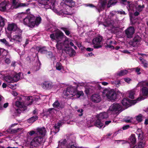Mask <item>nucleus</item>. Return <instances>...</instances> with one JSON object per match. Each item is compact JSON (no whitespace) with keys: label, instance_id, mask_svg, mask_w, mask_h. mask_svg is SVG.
I'll list each match as a JSON object with an SVG mask.
<instances>
[{"label":"nucleus","instance_id":"nucleus-1","mask_svg":"<svg viewBox=\"0 0 148 148\" xmlns=\"http://www.w3.org/2000/svg\"><path fill=\"white\" fill-rule=\"evenodd\" d=\"M26 99L27 103L25 104L22 100L21 97H18V101L15 102V105L17 107L23 108V110H25L27 109V106L30 105L32 103L33 100L32 99V97L31 96H29L26 97Z\"/></svg>","mask_w":148,"mask_h":148},{"label":"nucleus","instance_id":"nucleus-2","mask_svg":"<svg viewBox=\"0 0 148 148\" xmlns=\"http://www.w3.org/2000/svg\"><path fill=\"white\" fill-rule=\"evenodd\" d=\"M64 95L69 97L75 96V98H79L81 95H83L84 93L82 91H77L76 88L70 86L67 88Z\"/></svg>","mask_w":148,"mask_h":148},{"label":"nucleus","instance_id":"nucleus-3","mask_svg":"<svg viewBox=\"0 0 148 148\" xmlns=\"http://www.w3.org/2000/svg\"><path fill=\"white\" fill-rule=\"evenodd\" d=\"M38 5L40 7L45 8L54 9L56 4V0H38Z\"/></svg>","mask_w":148,"mask_h":148},{"label":"nucleus","instance_id":"nucleus-4","mask_svg":"<svg viewBox=\"0 0 148 148\" xmlns=\"http://www.w3.org/2000/svg\"><path fill=\"white\" fill-rule=\"evenodd\" d=\"M137 87L142 88L140 90L142 95L144 96V99L148 97V81L145 80L139 82L137 85Z\"/></svg>","mask_w":148,"mask_h":148},{"label":"nucleus","instance_id":"nucleus-5","mask_svg":"<svg viewBox=\"0 0 148 148\" xmlns=\"http://www.w3.org/2000/svg\"><path fill=\"white\" fill-rule=\"evenodd\" d=\"M145 98L143 97H138L136 100H130L128 98H124L121 101L122 105L126 107H129L132 105H134L138 101L144 99Z\"/></svg>","mask_w":148,"mask_h":148},{"label":"nucleus","instance_id":"nucleus-6","mask_svg":"<svg viewBox=\"0 0 148 148\" xmlns=\"http://www.w3.org/2000/svg\"><path fill=\"white\" fill-rule=\"evenodd\" d=\"M103 95L106 96L110 100H114L116 99V94L113 90L110 89H106L103 91Z\"/></svg>","mask_w":148,"mask_h":148},{"label":"nucleus","instance_id":"nucleus-7","mask_svg":"<svg viewBox=\"0 0 148 148\" xmlns=\"http://www.w3.org/2000/svg\"><path fill=\"white\" fill-rule=\"evenodd\" d=\"M41 20V18L40 16L36 17L35 18L34 16L31 15L29 24L28 25V26L32 28L34 27L35 25L38 26L40 23Z\"/></svg>","mask_w":148,"mask_h":148},{"label":"nucleus","instance_id":"nucleus-8","mask_svg":"<svg viewBox=\"0 0 148 148\" xmlns=\"http://www.w3.org/2000/svg\"><path fill=\"white\" fill-rule=\"evenodd\" d=\"M44 141L43 138L38 135H36L35 138L32 140L31 144L34 147H37L43 143Z\"/></svg>","mask_w":148,"mask_h":148},{"label":"nucleus","instance_id":"nucleus-9","mask_svg":"<svg viewBox=\"0 0 148 148\" xmlns=\"http://www.w3.org/2000/svg\"><path fill=\"white\" fill-rule=\"evenodd\" d=\"M25 13H22L18 15V18L21 20H23V23L24 25L28 26L29 24V21L30 19L31 15L27 16Z\"/></svg>","mask_w":148,"mask_h":148},{"label":"nucleus","instance_id":"nucleus-10","mask_svg":"<svg viewBox=\"0 0 148 148\" xmlns=\"http://www.w3.org/2000/svg\"><path fill=\"white\" fill-rule=\"evenodd\" d=\"M136 10L137 11L141 12L144 8V6L143 4V1L141 0H132Z\"/></svg>","mask_w":148,"mask_h":148},{"label":"nucleus","instance_id":"nucleus-11","mask_svg":"<svg viewBox=\"0 0 148 148\" xmlns=\"http://www.w3.org/2000/svg\"><path fill=\"white\" fill-rule=\"evenodd\" d=\"M102 37L99 36L94 38L92 40V43L94 45V47L95 49H98L102 47L101 45Z\"/></svg>","mask_w":148,"mask_h":148},{"label":"nucleus","instance_id":"nucleus-12","mask_svg":"<svg viewBox=\"0 0 148 148\" xmlns=\"http://www.w3.org/2000/svg\"><path fill=\"white\" fill-rule=\"evenodd\" d=\"M140 37L138 35H136L133 39L129 42V44L132 47H137L140 44Z\"/></svg>","mask_w":148,"mask_h":148},{"label":"nucleus","instance_id":"nucleus-13","mask_svg":"<svg viewBox=\"0 0 148 148\" xmlns=\"http://www.w3.org/2000/svg\"><path fill=\"white\" fill-rule=\"evenodd\" d=\"M7 30L9 31H13L19 33H21L22 31L21 29L18 28L17 25L15 23H9L8 25L7 28Z\"/></svg>","mask_w":148,"mask_h":148},{"label":"nucleus","instance_id":"nucleus-14","mask_svg":"<svg viewBox=\"0 0 148 148\" xmlns=\"http://www.w3.org/2000/svg\"><path fill=\"white\" fill-rule=\"evenodd\" d=\"M11 4L6 3V2H3L0 3V10L2 11H7L11 9Z\"/></svg>","mask_w":148,"mask_h":148},{"label":"nucleus","instance_id":"nucleus-15","mask_svg":"<svg viewBox=\"0 0 148 148\" xmlns=\"http://www.w3.org/2000/svg\"><path fill=\"white\" fill-rule=\"evenodd\" d=\"M121 106L120 105L117 103H114L112 104L110 107L109 110L112 112H116L121 109Z\"/></svg>","mask_w":148,"mask_h":148},{"label":"nucleus","instance_id":"nucleus-16","mask_svg":"<svg viewBox=\"0 0 148 148\" xmlns=\"http://www.w3.org/2000/svg\"><path fill=\"white\" fill-rule=\"evenodd\" d=\"M16 34L13 36L12 38H9L10 41H12V40L15 41L16 42L20 43L22 40V37L21 35V33L18 32H15Z\"/></svg>","mask_w":148,"mask_h":148},{"label":"nucleus","instance_id":"nucleus-17","mask_svg":"<svg viewBox=\"0 0 148 148\" xmlns=\"http://www.w3.org/2000/svg\"><path fill=\"white\" fill-rule=\"evenodd\" d=\"M135 29L133 27H130L126 29L125 32L127 37L129 38H131L135 33Z\"/></svg>","mask_w":148,"mask_h":148},{"label":"nucleus","instance_id":"nucleus-18","mask_svg":"<svg viewBox=\"0 0 148 148\" xmlns=\"http://www.w3.org/2000/svg\"><path fill=\"white\" fill-rule=\"evenodd\" d=\"M54 31H56L55 33V40L56 41H59V40H62L63 38L64 37H66V36L64 35V34L60 30L57 29L56 30L55 29Z\"/></svg>","mask_w":148,"mask_h":148},{"label":"nucleus","instance_id":"nucleus-19","mask_svg":"<svg viewBox=\"0 0 148 148\" xmlns=\"http://www.w3.org/2000/svg\"><path fill=\"white\" fill-rule=\"evenodd\" d=\"M37 131L36 132V134L40 136L43 137L45 136L46 133V131L45 128L40 127L38 128L37 129Z\"/></svg>","mask_w":148,"mask_h":148},{"label":"nucleus","instance_id":"nucleus-20","mask_svg":"<svg viewBox=\"0 0 148 148\" xmlns=\"http://www.w3.org/2000/svg\"><path fill=\"white\" fill-rule=\"evenodd\" d=\"M91 99L93 102L95 103H98L101 101V99L99 94H94L92 95Z\"/></svg>","mask_w":148,"mask_h":148},{"label":"nucleus","instance_id":"nucleus-21","mask_svg":"<svg viewBox=\"0 0 148 148\" xmlns=\"http://www.w3.org/2000/svg\"><path fill=\"white\" fill-rule=\"evenodd\" d=\"M107 0H101L98 5L96 9L100 12L103 9L106 4Z\"/></svg>","mask_w":148,"mask_h":148},{"label":"nucleus","instance_id":"nucleus-22","mask_svg":"<svg viewBox=\"0 0 148 148\" xmlns=\"http://www.w3.org/2000/svg\"><path fill=\"white\" fill-rule=\"evenodd\" d=\"M64 51L70 57H73L75 56L76 52L75 50L70 47H68L63 49Z\"/></svg>","mask_w":148,"mask_h":148},{"label":"nucleus","instance_id":"nucleus-23","mask_svg":"<svg viewBox=\"0 0 148 148\" xmlns=\"http://www.w3.org/2000/svg\"><path fill=\"white\" fill-rule=\"evenodd\" d=\"M69 143H70L69 141L67 142L65 139H62L59 142L58 147L59 148H64V147H67Z\"/></svg>","mask_w":148,"mask_h":148},{"label":"nucleus","instance_id":"nucleus-24","mask_svg":"<svg viewBox=\"0 0 148 148\" xmlns=\"http://www.w3.org/2000/svg\"><path fill=\"white\" fill-rule=\"evenodd\" d=\"M63 41L62 40L57 41V44L56 45V47L58 51L60 52L61 50L62 51L64 46L63 44Z\"/></svg>","mask_w":148,"mask_h":148},{"label":"nucleus","instance_id":"nucleus-25","mask_svg":"<svg viewBox=\"0 0 148 148\" xmlns=\"http://www.w3.org/2000/svg\"><path fill=\"white\" fill-rule=\"evenodd\" d=\"M108 117V114L106 112H104L100 113L98 116L97 118L99 119L102 120L106 119Z\"/></svg>","mask_w":148,"mask_h":148},{"label":"nucleus","instance_id":"nucleus-26","mask_svg":"<svg viewBox=\"0 0 148 148\" xmlns=\"http://www.w3.org/2000/svg\"><path fill=\"white\" fill-rule=\"evenodd\" d=\"M129 143L133 145L135 144L136 142V139L134 134H132L130 137L128 139Z\"/></svg>","mask_w":148,"mask_h":148},{"label":"nucleus","instance_id":"nucleus-27","mask_svg":"<svg viewBox=\"0 0 148 148\" xmlns=\"http://www.w3.org/2000/svg\"><path fill=\"white\" fill-rule=\"evenodd\" d=\"M101 120L97 118V119L95 121L94 123L95 125L99 128H101L103 125V123L101 122Z\"/></svg>","mask_w":148,"mask_h":148},{"label":"nucleus","instance_id":"nucleus-28","mask_svg":"<svg viewBox=\"0 0 148 148\" xmlns=\"http://www.w3.org/2000/svg\"><path fill=\"white\" fill-rule=\"evenodd\" d=\"M4 79L8 83H12L14 82L12 76L7 75L4 77Z\"/></svg>","mask_w":148,"mask_h":148},{"label":"nucleus","instance_id":"nucleus-29","mask_svg":"<svg viewBox=\"0 0 148 148\" xmlns=\"http://www.w3.org/2000/svg\"><path fill=\"white\" fill-rule=\"evenodd\" d=\"M38 116L36 115L33 116L27 120L28 122L32 123L38 119Z\"/></svg>","mask_w":148,"mask_h":148},{"label":"nucleus","instance_id":"nucleus-30","mask_svg":"<svg viewBox=\"0 0 148 148\" xmlns=\"http://www.w3.org/2000/svg\"><path fill=\"white\" fill-rule=\"evenodd\" d=\"M42 87L45 89H48L51 87V85L47 82H45L42 84Z\"/></svg>","mask_w":148,"mask_h":148},{"label":"nucleus","instance_id":"nucleus-31","mask_svg":"<svg viewBox=\"0 0 148 148\" xmlns=\"http://www.w3.org/2000/svg\"><path fill=\"white\" fill-rule=\"evenodd\" d=\"M21 130L22 129L19 128L12 129L9 130L8 132L11 134H15L21 131Z\"/></svg>","mask_w":148,"mask_h":148},{"label":"nucleus","instance_id":"nucleus-32","mask_svg":"<svg viewBox=\"0 0 148 148\" xmlns=\"http://www.w3.org/2000/svg\"><path fill=\"white\" fill-rule=\"evenodd\" d=\"M117 0H110L107 5V7L110 8L111 5H114L117 3Z\"/></svg>","mask_w":148,"mask_h":148},{"label":"nucleus","instance_id":"nucleus-33","mask_svg":"<svg viewBox=\"0 0 148 148\" xmlns=\"http://www.w3.org/2000/svg\"><path fill=\"white\" fill-rule=\"evenodd\" d=\"M55 110L53 108H50L46 112V114L47 115H49L50 114L52 115L55 113Z\"/></svg>","mask_w":148,"mask_h":148},{"label":"nucleus","instance_id":"nucleus-34","mask_svg":"<svg viewBox=\"0 0 148 148\" xmlns=\"http://www.w3.org/2000/svg\"><path fill=\"white\" fill-rule=\"evenodd\" d=\"M66 38L63 41V44L64 47L65 48H66V47H68L69 45V39L66 37H65Z\"/></svg>","mask_w":148,"mask_h":148},{"label":"nucleus","instance_id":"nucleus-35","mask_svg":"<svg viewBox=\"0 0 148 148\" xmlns=\"http://www.w3.org/2000/svg\"><path fill=\"white\" fill-rule=\"evenodd\" d=\"M19 3L17 2L16 0H13L12 1L13 5H12V7L10 9L12 10L14 8H18V5L19 4Z\"/></svg>","mask_w":148,"mask_h":148},{"label":"nucleus","instance_id":"nucleus-36","mask_svg":"<svg viewBox=\"0 0 148 148\" xmlns=\"http://www.w3.org/2000/svg\"><path fill=\"white\" fill-rule=\"evenodd\" d=\"M64 2L66 3L70 4L69 7H73L75 5V3L73 0H65Z\"/></svg>","mask_w":148,"mask_h":148},{"label":"nucleus","instance_id":"nucleus-37","mask_svg":"<svg viewBox=\"0 0 148 148\" xmlns=\"http://www.w3.org/2000/svg\"><path fill=\"white\" fill-rule=\"evenodd\" d=\"M6 20L0 16V27H3L5 25V23Z\"/></svg>","mask_w":148,"mask_h":148},{"label":"nucleus","instance_id":"nucleus-38","mask_svg":"<svg viewBox=\"0 0 148 148\" xmlns=\"http://www.w3.org/2000/svg\"><path fill=\"white\" fill-rule=\"evenodd\" d=\"M38 51L42 53H45L47 51L45 47H38Z\"/></svg>","mask_w":148,"mask_h":148},{"label":"nucleus","instance_id":"nucleus-39","mask_svg":"<svg viewBox=\"0 0 148 148\" xmlns=\"http://www.w3.org/2000/svg\"><path fill=\"white\" fill-rule=\"evenodd\" d=\"M73 143H69L67 147L69 148H79L80 147L77 146L75 144H73Z\"/></svg>","mask_w":148,"mask_h":148},{"label":"nucleus","instance_id":"nucleus-40","mask_svg":"<svg viewBox=\"0 0 148 148\" xmlns=\"http://www.w3.org/2000/svg\"><path fill=\"white\" fill-rule=\"evenodd\" d=\"M128 73V71L126 70H124L121 71L120 72H119L117 73V75L119 76H122Z\"/></svg>","mask_w":148,"mask_h":148},{"label":"nucleus","instance_id":"nucleus-41","mask_svg":"<svg viewBox=\"0 0 148 148\" xmlns=\"http://www.w3.org/2000/svg\"><path fill=\"white\" fill-rule=\"evenodd\" d=\"M20 77V73L15 74L14 76L12 77L14 82H16L18 80Z\"/></svg>","mask_w":148,"mask_h":148},{"label":"nucleus","instance_id":"nucleus-42","mask_svg":"<svg viewBox=\"0 0 148 148\" xmlns=\"http://www.w3.org/2000/svg\"><path fill=\"white\" fill-rule=\"evenodd\" d=\"M60 29L64 31L66 34L67 36H69L71 33L68 30L67 28L62 27L60 28Z\"/></svg>","mask_w":148,"mask_h":148},{"label":"nucleus","instance_id":"nucleus-43","mask_svg":"<svg viewBox=\"0 0 148 148\" xmlns=\"http://www.w3.org/2000/svg\"><path fill=\"white\" fill-rule=\"evenodd\" d=\"M128 92L129 93V97L132 99H134V95L135 94L134 91L133 90H132L129 91Z\"/></svg>","mask_w":148,"mask_h":148},{"label":"nucleus","instance_id":"nucleus-44","mask_svg":"<svg viewBox=\"0 0 148 148\" xmlns=\"http://www.w3.org/2000/svg\"><path fill=\"white\" fill-rule=\"evenodd\" d=\"M145 142L143 141L142 142L140 141L138 143L137 145L138 148H143L145 146Z\"/></svg>","mask_w":148,"mask_h":148},{"label":"nucleus","instance_id":"nucleus-45","mask_svg":"<svg viewBox=\"0 0 148 148\" xmlns=\"http://www.w3.org/2000/svg\"><path fill=\"white\" fill-rule=\"evenodd\" d=\"M56 67L57 70L59 71L62 68L61 64L60 62H57L56 65Z\"/></svg>","mask_w":148,"mask_h":148},{"label":"nucleus","instance_id":"nucleus-46","mask_svg":"<svg viewBox=\"0 0 148 148\" xmlns=\"http://www.w3.org/2000/svg\"><path fill=\"white\" fill-rule=\"evenodd\" d=\"M0 42L5 44V45L8 46H10L9 44L5 39H0Z\"/></svg>","mask_w":148,"mask_h":148},{"label":"nucleus","instance_id":"nucleus-47","mask_svg":"<svg viewBox=\"0 0 148 148\" xmlns=\"http://www.w3.org/2000/svg\"><path fill=\"white\" fill-rule=\"evenodd\" d=\"M103 25L106 27L110 26L111 27V26H112V25L111 22H109V21H108V22L106 21L105 23L103 24Z\"/></svg>","mask_w":148,"mask_h":148},{"label":"nucleus","instance_id":"nucleus-48","mask_svg":"<svg viewBox=\"0 0 148 148\" xmlns=\"http://www.w3.org/2000/svg\"><path fill=\"white\" fill-rule=\"evenodd\" d=\"M18 5V8L19 7H25L28 6L29 5V3H19Z\"/></svg>","mask_w":148,"mask_h":148},{"label":"nucleus","instance_id":"nucleus-49","mask_svg":"<svg viewBox=\"0 0 148 148\" xmlns=\"http://www.w3.org/2000/svg\"><path fill=\"white\" fill-rule=\"evenodd\" d=\"M141 62V64L143 65L144 67L147 68L148 67V62L145 60V59Z\"/></svg>","mask_w":148,"mask_h":148},{"label":"nucleus","instance_id":"nucleus-50","mask_svg":"<svg viewBox=\"0 0 148 148\" xmlns=\"http://www.w3.org/2000/svg\"><path fill=\"white\" fill-rule=\"evenodd\" d=\"M133 119L132 117L128 116L126 118L124 121L126 123H131Z\"/></svg>","mask_w":148,"mask_h":148},{"label":"nucleus","instance_id":"nucleus-51","mask_svg":"<svg viewBox=\"0 0 148 148\" xmlns=\"http://www.w3.org/2000/svg\"><path fill=\"white\" fill-rule=\"evenodd\" d=\"M76 110L78 113H79V116H82L83 115V110L82 109L79 108Z\"/></svg>","mask_w":148,"mask_h":148},{"label":"nucleus","instance_id":"nucleus-52","mask_svg":"<svg viewBox=\"0 0 148 148\" xmlns=\"http://www.w3.org/2000/svg\"><path fill=\"white\" fill-rule=\"evenodd\" d=\"M121 3L124 5H129V6H130L129 4L130 3V1H127L126 0H121Z\"/></svg>","mask_w":148,"mask_h":148},{"label":"nucleus","instance_id":"nucleus-53","mask_svg":"<svg viewBox=\"0 0 148 148\" xmlns=\"http://www.w3.org/2000/svg\"><path fill=\"white\" fill-rule=\"evenodd\" d=\"M60 104L58 101H56L53 104V106L54 108H58L60 105Z\"/></svg>","mask_w":148,"mask_h":148},{"label":"nucleus","instance_id":"nucleus-54","mask_svg":"<svg viewBox=\"0 0 148 148\" xmlns=\"http://www.w3.org/2000/svg\"><path fill=\"white\" fill-rule=\"evenodd\" d=\"M86 85V84L84 82H78L76 88H77L78 86H84Z\"/></svg>","mask_w":148,"mask_h":148},{"label":"nucleus","instance_id":"nucleus-55","mask_svg":"<svg viewBox=\"0 0 148 148\" xmlns=\"http://www.w3.org/2000/svg\"><path fill=\"white\" fill-rule=\"evenodd\" d=\"M136 119L138 122H141L142 121V116L140 114L136 117Z\"/></svg>","mask_w":148,"mask_h":148},{"label":"nucleus","instance_id":"nucleus-56","mask_svg":"<svg viewBox=\"0 0 148 148\" xmlns=\"http://www.w3.org/2000/svg\"><path fill=\"white\" fill-rule=\"evenodd\" d=\"M4 60L5 63L7 64H9L10 62V60L9 58H6L5 57L4 58Z\"/></svg>","mask_w":148,"mask_h":148},{"label":"nucleus","instance_id":"nucleus-57","mask_svg":"<svg viewBox=\"0 0 148 148\" xmlns=\"http://www.w3.org/2000/svg\"><path fill=\"white\" fill-rule=\"evenodd\" d=\"M134 69L135 70L136 72L138 74L140 75V74L141 73L140 72V68L138 67H136L134 68Z\"/></svg>","mask_w":148,"mask_h":148},{"label":"nucleus","instance_id":"nucleus-58","mask_svg":"<svg viewBox=\"0 0 148 148\" xmlns=\"http://www.w3.org/2000/svg\"><path fill=\"white\" fill-rule=\"evenodd\" d=\"M116 13H117L118 14H124L125 15L126 14V13H125V12L123 10H121L119 11H116Z\"/></svg>","mask_w":148,"mask_h":148},{"label":"nucleus","instance_id":"nucleus-59","mask_svg":"<svg viewBox=\"0 0 148 148\" xmlns=\"http://www.w3.org/2000/svg\"><path fill=\"white\" fill-rule=\"evenodd\" d=\"M48 55L49 56L48 57L49 58H53L54 60H55V58L54 56H53V54L51 52H48Z\"/></svg>","mask_w":148,"mask_h":148},{"label":"nucleus","instance_id":"nucleus-60","mask_svg":"<svg viewBox=\"0 0 148 148\" xmlns=\"http://www.w3.org/2000/svg\"><path fill=\"white\" fill-rule=\"evenodd\" d=\"M15 113L14 115H17L18 113H20L21 110L18 109H15Z\"/></svg>","mask_w":148,"mask_h":148},{"label":"nucleus","instance_id":"nucleus-61","mask_svg":"<svg viewBox=\"0 0 148 148\" xmlns=\"http://www.w3.org/2000/svg\"><path fill=\"white\" fill-rule=\"evenodd\" d=\"M124 80L127 83H129V82L131 80V79L129 78H124Z\"/></svg>","mask_w":148,"mask_h":148},{"label":"nucleus","instance_id":"nucleus-62","mask_svg":"<svg viewBox=\"0 0 148 148\" xmlns=\"http://www.w3.org/2000/svg\"><path fill=\"white\" fill-rule=\"evenodd\" d=\"M130 127L129 125H126L123 127L122 129L123 130H126L128 129Z\"/></svg>","mask_w":148,"mask_h":148},{"label":"nucleus","instance_id":"nucleus-63","mask_svg":"<svg viewBox=\"0 0 148 148\" xmlns=\"http://www.w3.org/2000/svg\"><path fill=\"white\" fill-rule=\"evenodd\" d=\"M138 138L142 140L143 139V134H138Z\"/></svg>","mask_w":148,"mask_h":148},{"label":"nucleus","instance_id":"nucleus-64","mask_svg":"<svg viewBox=\"0 0 148 148\" xmlns=\"http://www.w3.org/2000/svg\"><path fill=\"white\" fill-rule=\"evenodd\" d=\"M116 11H112L111 12H110V16H113L115 14Z\"/></svg>","mask_w":148,"mask_h":148}]
</instances>
